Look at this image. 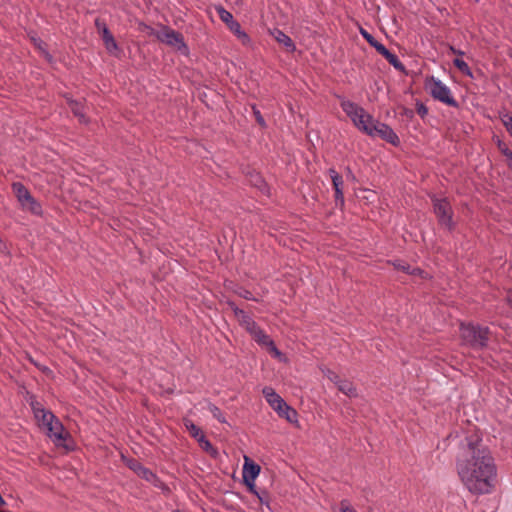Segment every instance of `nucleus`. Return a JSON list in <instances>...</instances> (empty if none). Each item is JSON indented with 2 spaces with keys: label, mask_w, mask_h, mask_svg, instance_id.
Listing matches in <instances>:
<instances>
[{
  "label": "nucleus",
  "mask_w": 512,
  "mask_h": 512,
  "mask_svg": "<svg viewBox=\"0 0 512 512\" xmlns=\"http://www.w3.org/2000/svg\"><path fill=\"white\" fill-rule=\"evenodd\" d=\"M250 335L261 346L268 347L269 345H272L273 340L260 327H257V329Z\"/></svg>",
  "instance_id": "obj_19"
},
{
  "label": "nucleus",
  "mask_w": 512,
  "mask_h": 512,
  "mask_svg": "<svg viewBox=\"0 0 512 512\" xmlns=\"http://www.w3.org/2000/svg\"><path fill=\"white\" fill-rule=\"evenodd\" d=\"M504 155L507 157L508 160L512 158V151L509 149L503 150Z\"/></svg>",
  "instance_id": "obj_40"
},
{
  "label": "nucleus",
  "mask_w": 512,
  "mask_h": 512,
  "mask_svg": "<svg viewBox=\"0 0 512 512\" xmlns=\"http://www.w3.org/2000/svg\"><path fill=\"white\" fill-rule=\"evenodd\" d=\"M506 299H507V302L510 306H512V290H509L507 292V296H506Z\"/></svg>",
  "instance_id": "obj_39"
},
{
  "label": "nucleus",
  "mask_w": 512,
  "mask_h": 512,
  "mask_svg": "<svg viewBox=\"0 0 512 512\" xmlns=\"http://www.w3.org/2000/svg\"><path fill=\"white\" fill-rule=\"evenodd\" d=\"M12 189L23 209L28 210L36 215L41 214L42 207L40 203L31 195V193L22 183H13Z\"/></svg>",
  "instance_id": "obj_5"
},
{
  "label": "nucleus",
  "mask_w": 512,
  "mask_h": 512,
  "mask_svg": "<svg viewBox=\"0 0 512 512\" xmlns=\"http://www.w3.org/2000/svg\"><path fill=\"white\" fill-rule=\"evenodd\" d=\"M324 375L335 385H337L341 381L340 377L330 369H326L324 371Z\"/></svg>",
  "instance_id": "obj_31"
},
{
  "label": "nucleus",
  "mask_w": 512,
  "mask_h": 512,
  "mask_svg": "<svg viewBox=\"0 0 512 512\" xmlns=\"http://www.w3.org/2000/svg\"><path fill=\"white\" fill-rule=\"evenodd\" d=\"M418 112H419V114L424 115V114L427 112V110H426V108H425L424 106H421V107L418 109Z\"/></svg>",
  "instance_id": "obj_41"
},
{
  "label": "nucleus",
  "mask_w": 512,
  "mask_h": 512,
  "mask_svg": "<svg viewBox=\"0 0 512 512\" xmlns=\"http://www.w3.org/2000/svg\"><path fill=\"white\" fill-rule=\"evenodd\" d=\"M275 39L283 44L285 47H288V48H294V44L291 40V38L286 35L284 32L280 31V30H275V32L273 33Z\"/></svg>",
  "instance_id": "obj_24"
},
{
  "label": "nucleus",
  "mask_w": 512,
  "mask_h": 512,
  "mask_svg": "<svg viewBox=\"0 0 512 512\" xmlns=\"http://www.w3.org/2000/svg\"><path fill=\"white\" fill-rule=\"evenodd\" d=\"M45 430H47L48 436L57 445H61L68 437V433L58 418L48 423V427Z\"/></svg>",
  "instance_id": "obj_10"
},
{
  "label": "nucleus",
  "mask_w": 512,
  "mask_h": 512,
  "mask_svg": "<svg viewBox=\"0 0 512 512\" xmlns=\"http://www.w3.org/2000/svg\"><path fill=\"white\" fill-rule=\"evenodd\" d=\"M128 466L133 470L139 477L145 479L150 483H156L157 476L148 468L144 467L141 463L136 460H130Z\"/></svg>",
  "instance_id": "obj_15"
},
{
  "label": "nucleus",
  "mask_w": 512,
  "mask_h": 512,
  "mask_svg": "<svg viewBox=\"0 0 512 512\" xmlns=\"http://www.w3.org/2000/svg\"><path fill=\"white\" fill-rule=\"evenodd\" d=\"M157 37L161 42L173 46L178 50L186 49L182 35L173 29L165 27L158 33Z\"/></svg>",
  "instance_id": "obj_8"
},
{
  "label": "nucleus",
  "mask_w": 512,
  "mask_h": 512,
  "mask_svg": "<svg viewBox=\"0 0 512 512\" xmlns=\"http://www.w3.org/2000/svg\"><path fill=\"white\" fill-rule=\"evenodd\" d=\"M388 54H390V51L386 48L384 51H382L381 55L385 58Z\"/></svg>",
  "instance_id": "obj_43"
},
{
  "label": "nucleus",
  "mask_w": 512,
  "mask_h": 512,
  "mask_svg": "<svg viewBox=\"0 0 512 512\" xmlns=\"http://www.w3.org/2000/svg\"><path fill=\"white\" fill-rule=\"evenodd\" d=\"M459 332L462 343L474 350H482L488 345L490 334L488 327L473 323H461Z\"/></svg>",
  "instance_id": "obj_3"
},
{
  "label": "nucleus",
  "mask_w": 512,
  "mask_h": 512,
  "mask_svg": "<svg viewBox=\"0 0 512 512\" xmlns=\"http://www.w3.org/2000/svg\"><path fill=\"white\" fill-rule=\"evenodd\" d=\"M426 88L434 99L452 107L457 106V101L451 95L449 87L441 80L431 77L426 82Z\"/></svg>",
  "instance_id": "obj_4"
},
{
  "label": "nucleus",
  "mask_w": 512,
  "mask_h": 512,
  "mask_svg": "<svg viewBox=\"0 0 512 512\" xmlns=\"http://www.w3.org/2000/svg\"><path fill=\"white\" fill-rule=\"evenodd\" d=\"M385 59L396 69L402 70L404 68L399 58L392 52H390Z\"/></svg>",
  "instance_id": "obj_28"
},
{
  "label": "nucleus",
  "mask_w": 512,
  "mask_h": 512,
  "mask_svg": "<svg viewBox=\"0 0 512 512\" xmlns=\"http://www.w3.org/2000/svg\"><path fill=\"white\" fill-rule=\"evenodd\" d=\"M279 417L284 418L289 423L297 424L298 423V413L287 403L284 404V407L278 408L275 411Z\"/></svg>",
  "instance_id": "obj_17"
},
{
  "label": "nucleus",
  "mask_w": 512,
  "mask_h": 512,
  "mask_svg": "<svg viewBox=\"0 0 512 512\" xmlns=\"http://www.w3.org/2000/svg\"><path fill=\"white\" fill-rule=\"evenodd\" d=\"M457 474L473 494L490 493L495 485L497 469L489 449L477 435L465 439L456 460Z\"/></svg>",
  "instance_id": "obj_1"
},
{
  "label": "nucleus",
  "mask_w": 512,
  "mask_h": 512,
  "mask_svg": "<svg viewBox=\"0 0 512 512\" xmlns=\"http://www.w3.org/2000/svg\"><path fill=\"white\" fill-rule=\"evenodd\" d=\"M68 104L74 115L79 118L80 122L86 123L87 120L83 112V106L79 102L74 100H69Z\"/></svg>",
  "instance_id": "obj_22"
},
{
  "label": "nucleus",
  "mask_w": 512,
  "mask_h": 512,
  "mask_svg": "<svg viewBox=\"0 0 512 512\" xmlns=\"http://www.w3.org/2000/svg\"><path fill=\"white\" fill-rule=\"evenodd\" d=\"M472 1L475 2V3L479 2V0H472Z\"/></svg>",
  "instance_id": "obj_47"
},
{
  "label": "nucleus",
  "mask_w": 512,
  "mask_h": 512,
  "mask_svg": "<svg viewBox=\"0 0 512 512\" xmlns=\"http://www.w3.org/2000/svg\"><path fill=\"white\" fill-rule=\"evenodd\" d=\"M269 349V352L275 357V358H278V359H281L283 354L277 349V347L275 346L274 344V341L272 342V345H269L267 347Z\"/></svg>",
  "instance_id": "obj_34"
},
{
  "label": "nucleus",
  "mask_w": 512,
  "mask_h": 512,
  "mask_svg": "<svg viewBox=\"0 0 512 512\" xmlns=\"http://www.w3.org/2000/svg\"><path fill=\"white\" fill-rule=\"evenodd\" d=\"M395 266L397 269L402 270V271L406 272L407 274L419 275L421 278H426L428 276V274L426 272H424L423 270H421L420 268H413L408 264L397 263V264H395Z\"/></svg>",
  "instance_id": "obj_21"
},
{
  "label": "nucleus",
  "mask_w": 512,
  "mask_h": 512,
  "mask_svg": "<svg viewBox=\"0 0 512 512\" xmlns=\"http://www.w3.org/2000/svg\"><path fill=\"white\" fill-rule=\"evenodd\" d=\"M207 409L212 414V416L219 422L226 423V418L223 412L216 405L209 403Z\"/></svg>",
  "instance_id": "obj_26"
},
{
  "label": "nucleus",
  "mask_w": 512,
  "mask_h": 512,
  "mask_svg": "<svg viewBox=\"0 0 512 512\" xmlns=\"http://www.w3.org/2000/svg\"><path fill=\"white\" fill-rule=\"evenodd\" d=\"M249 294H250V293H249V292H247V294H245V295H244V297H245L246 299H249V296H248Z\"/></svg>",
  "instance_id": "obj_46"
},
{
  "label": "nucleus",
  "mask_w": 512,
  "mask_h": 512,
  "mask_svg": "<svg viewBox=\"0 0 512 512\" xmlns=\"http://www.w3.org/2000/svg\"><path fill=\"white\" fill-rule=\"evenodd\" d=\"M450 51H451L453 54H456V55H458V56H463V55H464V52H463V51L458 50V49H456V48H454V47H452V46L450 47Z\"/></svg>",
  "instance_id": "obj_38"
},
{
  "label": "nucleus",
  "mask_w": 512,
  "mask_h": 512,
  "mask_svg": "<svg viewBox=\"0 0 512 512\" xmlns=\"http://www.w3.org/2000/svg\"><path fill=\"white\" fill-rule=\"evenodd\" d=\"M96 26L98 27L99 31H101L102 40L104 42L106 50L110 54L115 55L118 51V45L113 35L111 34L107 26L105 24H100L98 20L96 21Z\"/></svg>",
  "instance_id": "obj_13"
},
{
  "label": "nucleus",
  "mask_w": 512,
  "mask_h": 512,
  "mask_svg": "<svg viewBox=\"0 0 512 512\" xmlns=\"http://www.w3.org/2000/svg\"><path fill=\"white\" fill-rule=\"evenodd\" d=\"M257 497L259 498V500H260V502H261L262 504H265V505H267V506H268V501H267V495H266V493H263V495L258 494V495H257Z\"/></svg>",
  "instance_id": "obj_37"
},
{
  "label": "nucleus",
  "mask_w": 512,
  "mask_h": 512,
  "mask_svg": "<svg viewBox=\"0 0 512 512\" xmlns=\"http://www.w3.org/2000/svg\"><path fill=\"white\" fill-rule=\"evenodd\" d=\"M372 47H374L379 54H381L382 51H384L386 49V47L378 41L375 42V44Z\"/></svg>",
  "instance_id": "obj_36"
},
{
  "label": "nucleus",
  "mask_w": 512,
  "mask_h": 512,
  "mask_svg": "<svg viewBox=\"0 0 512 512\" xmlns=\"http://www.w3.org/2000/svg\"><path fill=\"white\" fill-rule=\"evenodd\" d=\"M434 212L441 225L445 226L449 230L453 227L452 221V208L450 203L446 199H434L433 200Z\"/></svg>",
  "instance_id": "obj_6"
},
{
  "label": "nucleus",
  "mask_w": 512,
  "mask_h": 512,
  "mask_svg": "<svg viewBox=\"0 0 512 512\" xmlns=\"http://www.w3.org/2000/svg\"><path fill=\"white\" fill-rule=\"evenodd\" d=\"M453 64L455 65V67H457V69L462 72L464 75L466 76H469V77H472V71L470 69V67L468 66V64L460 59V58H455L453 60Z\"/></svg>",
  "instance_id": "obj_25"
},
{
  "label": "nucleus",
  "mask_w": 512,
  "mask_h": 512,
  "mask_svg": "<svg viewBox=\"0 0 512 512\" xmlns=\"http://www.w3.org/2000/svg\"><path fill=\"white\" fill-rule=\"evenodd\" d=\"M228 28L241 41L242 44H250V37L244 30H242L241 25L238 21L235 20L233 23L229 25Z\"/></svg>",
  "instance_id": "obj_18"
},
{
  "label": "nucleus",
  "mask_w": 512,
  "mask_h": 512,
  "mask_svg": "<svg viewBox=\"0 0 512 512\" xmlns=\"http://www.w3.org/2000/svg\"><path fill=\"white\" fill-rule=\"evenodd\" d=\"M229 306L234 312L235 317L239 321L240 325L244 327L249 334H252L253 331L259 327L257 323L242 309L235 306L234 303H229Z\"/></svg>",
  "instance_id": "obj_11"
},
{
  "label": "nucleus",
  "mask_w": 512,
  "mask_h": 512,
  "mask_svg": "<svg viewBox=\"0 0 512 512\" xmlns=\"http://www.w3.org/2000/svg\"><path fill=\"white\" fill-rule=\"evenodd\" d=\"M337 387H338L339 391H341L343 394H345L346 396H348L350 398L357 397V395H358L356 387L353 385L352 382H350L348 380H341L337 384Z\"/></svg>",
  "instance_id": "obj_20"
},
{
  "label": "nucleus",
  "mask_w": 512,
  "mask_h": 512,
  "mask_svg": "<svg viewBox=\"0 0 512 512\" xmlns=\"http://www.w3.org/2000/svg\"><path fill=\"white\" fill-rule=\"evenodd\" d=\"M360 34L371 46H373L375 42H377V40L363 28H360Z\"/></svg>",
  "instance_id": "obj_32"
},
{
  "label": "nucleus",
  "mask_w": 512,
  "mask_h": 512,
  "mask_svg": "<svg viewBox=\"0 0 512 512\" xmlns=\"http://www.w3.org/2000/svg\"><path fill=\"white\" fill-rule=\"evenodd\" d=\"M250 491L254 494L258 495L259 493L255 490V485L253 487H249Z\"/></svg>",
  "instance_id": "obj_44"
},
{
  "label": "nucleus",
  "mask_w": 512,
  "mask_h": 512,
  "mask_svg": "<svg viewBox=\"0 0 512 512\" xmlns=\"http://www.w3.org/2000/svg\"><path fill=\"white\" fill-rule=\"evenodd\" d=\"M385 59L396 69L402 70L404 68L399 58L392 52H390Z\"/></svg>",
  "instance_id": "obj_27"
},
{
  "label": "nucleus",
  "mask_w": 512,
  "mask_h": 512,
  "mask_svg": "<svg viewBox=\"0 0 512 512\" xmlns=\"http://www.w3.org/2000/svg\"><path fill=\"white\" fill-rule=\"evenodd\" d=\"M260 473V466L245 457L243 465V480L248 487H253L255 479Z\"/></svg>",
  "instance_id": "obj_12"
},
{
  "label": "nucleus",
  "mask_w": 512,
  "mask_h": 512,
  "mask_svg": "<svg viewBox=\"0 0 512 512\" xmlns=\"http://www.w3.org/2000/svg\"><path fill=\"white\" fill-rule=\"evenodd\" d=\"M340 510L341 512H356V510L353 507H351L348 500H342L340 502Z\"/></svg>",
  "instance_id": "obj_33"
},
{
  "label": "nucleus",
  "mask_w": 512,
  "mask_h": 512,
  "mask_svg": "<svg viewBox=\"0 0 512 512\" xmlns=\"http://www.w3.org/2000/svg\"><path fill=\"white\" fill-rule=\"evenodd\" d=\"M509 167L512 168V158L509 160Z\"/></svg>",
  "instance_id": "obj_45"
},
{
  "label": "nucleus",
  "mask_w": 512,
  "mask_h": 512,
  "mask_svg": "<svg viewBox=\"0 0 512 512\" xmlns=\"http://www.w3.org/2000/svg\"><path fill=\"white\" fill-rule=\"evenodd\" d=\"M216 11L221 21L224 22L228 27L231 23L235 21L233 15L224 7L218 6L216 7Z\"/></svg>",
  "instance_id": "obj_23"
},
{
  "label": "nucleus",
  "mask_w": 512,
  "mask_h": 512,
  "mask_svg": "<svg viewBox=\"0 0 512 512\" xmlns=\"http://www.w3.org/2000/svg\"><path fill=\"white\" fill-rule=\"evenodd\" d=\"M340 106L360 131L372 137H380L394 146L399 145V137L393 129L387 124L375 120L358 104L341 98Z\"/></svg>",
  "instance_id": "obj_2"
},
{
  "label": "nucleus",
  "mask_w": 512,
  "mask_h": 512,
  "mask_svg": "<svg viewBox=\"0 0 512 512\" xmlns=\"http://www.w3.org/2000/svg\"><path fill=\"white\" fill-rule=\"evenodd\" d=\"M254 115H255L257 123L260 126L265 127L266 126V122H265L263 116L261 115L260 111L254 108Z\"/></svg>",
  "instance_id": "obj_35"
},
{
  "label": "nucleus",
  "mask_w": 512,
  "mask_h": 512,
  "mask_svg": "<svg viewBox=\"0 0 512 512\" xmlns=\"http://www.w3.org/2000/svg\"><path fill=\"white\" fill-rule=\"evenodd\" d=\"M501 121L506 130L512 136V114L504 113L503 115H501Z\"/></svg>",
  "instance_id": "obj_29"
},
{
  "label": "nucleus",
  "mask_w": 512,
  "mask_h": 512,
  "mask_svg": "<svg viewBox=\"0 0 512 512\" xmlns=\"http://www.w3.org/2000/svg\"><path fill=\"white\" fill-rule=\"evenodd\" d=\"M6 505V501L4 500V498L2 497V495L0 494V507H3Z\"/></svg>",
  "instance_id": "obj_42"
},
{
  "label": "nucleus",
  "mask_w": 512,
  "mask_h": 512,
  "mask_svg": "<svg viewBox=\"0 0 512 512\" xmlns=\"http://www.w3.org/2000/svg\"><path fill=\"white\" fill-rule=\"evenodd\" d=\"M30 406L38 424L44 429L48 427V423L57 418L51 411L44 409L43 406L34 398H31Z\"/></svg>",
  "instance_id": "obj_9"
},
{
  "label": "nucleus",
  "mask_w": 512,
  "mask_h": 512,
  "mask_svg": "<svg viewBox=\"0 0 512 512\" xmlns=\"http://www.w3.org/2000/svg\"><path fill=\"white\" fill-rule=\"evenodd\" d=\"M184 425L187 429V431L190 433V435L197 440V442L199 443V445L201 446V448L208 452V453H216V450L214 449V447L212 446V444L210 443L209 440H207V438L205 437L204 433L202 432V430L196 426L191 420L189 419H185L184 420Z\"/></svg>",
  "instance_id": "obj_7"
},
{
  "label": "nucleus",
  "mask_w": 512,
  "mask_h": 512,
  "mask_svg": "<svg viewBox=\"0 0 512 512\" xmlns=\"http://www.w3.org/2000/svg\"><path fill=\"white\" fill-rule=\"evenodd\" d=\"M329 174L333 183V187L335 190V201L336 203H344V195H343V179L342 176L336 172L334 169L329 170Z\"/></svg>",
  "instance_id": "obj_16"
},
{
  "label": "nucleus",
  "mask_w": 512,
  "mask_h": 512,
  "mask_svg": "<svg viewBox=\"0 0 512 512\" xmlns=\"http://www.w3.org/2000/svg\"><path fill=\"white\" fill-rule=\"evenodd\" d=\"M263 396L270 407L276 411L278 408L284 407L285 400L272 388L266 386L262 389Z\"/></svg>",
  "instance_id": "obj_14"
},
{
  "label": "nucleus",
  "mask_w": 512,
  "mask_h": 512,
  "mask_svg": "<svg viewBox=\"0 0 512 512\" xmlns=\"http://www.w3.org/2000/svg\"><path fill=\"white\" fill-rule=\"evenodd\" d=\"M31 39L34 42L35 46L37 48H39V50L44 54V56L50 61L51 60V56L49 55V53L43 47L44 46L43 41L41 39L35 38V37H32Z\"/></svg>",
  "instance_id": "obj_30"
}]
</instances>
